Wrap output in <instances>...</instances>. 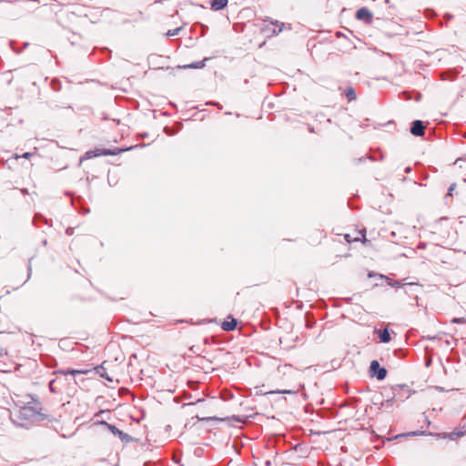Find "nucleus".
I'll use <instances>...</instances> for the list:
<instances>
[{
    "label": "nucleus",
    "instance_id": "f03ea898",
    "mask_svg": "<svg viewBox=\"0 0 466 466\" xmlns=\"http://www.w3.org/2000/svg\"><path fill=\"white\" fill-rule=\"evenodd\" d=\"M345 239L348 243L361 241L366 243L368 240L365 237V230L354 229L350 233L345 234Z\"/></svg>",
    "mask_w": 466,
    "mask_h": 466
},
{
    "label": "nucleus",
    "instance_id": "0eeeda50",
    "mask_svg": "<svg viewBox=\"0 0 466 466\" xmlns=\"http://www.w3.org/2000/svg\"><path fill=\"white\" fill-rule=\"evenodd\" d=\"M120 151L121 150H118L117 152H115V151H110V150H106V149H96L95 151H88L86 153V155L88 156V157H100V156H109V155H116L118 152H120Z\"/></svg>",
    "mask_w": 466,
    "mask_h": 466
},
{
    "label": "nucleus",
    "instance_id": "6ab92c4d",
    "mask_svg": "<svg viewBox=\"0 0 466 466\" xmlns=\"http://www.w3.org/2000/svg\"><path fill=\"white\" fill-rule=\"evenodd\" d=\"M7 355H8V351L4 348H0V357H4V356H7Z\"/></svg>",
    "mask_w": 466,
    "mask_h": 466
},
{
    "label": "nucleus",
    "instance_id": "dca6fc26",
    "mask_svg": "<svg viewBox=\"0 0 466 466\" xmlns=\"http://www.w3.org/2000/svg\"><path fill=\"white\" fill-rule=\"evenodd\" d=\"M179 30H180L179 27L176 28V29H173V30H168L166 35L167 36H173V35H176L179 32Z\"/></svg>",
    "mask_w": 466,
    "mask_h": 466
},
{
    "label": "nucleus",
    "instance_id": "423d86ee",
    "mask_svg": "<svg viewBox=\"0 0 466 466\" xmlns=\"http://www.w3.org/2000/svg\"><path fill=\"white\" fill-rule=\"evenodd\" d=\"M237 327V320L229 315L226 320L221 323V329L225 331L234 330Z\"/></svg>",
    "mask_w": 466,
    "mask_h": 466
},
{
    "label": "nucleus",
    "instance_id": "4468645a",
    "mask_svg": "<svg viewBox=\"0 0 466 466\" xmlns=\"http://www.w3.org/2000/svg\"><path fill=\"white\" fill-rule=\"evenodd\" d=\"M464 435L463 431H451L448 433L447 437L451 440H455L457 438L462 437Z\"/></svg>",
    "mask_w": 466,
    "mask_h": 466
},
{
    "label": "nucleus",
    "instance_id": "ddd939ff",
    "mask_svg": "<svg viewBox=\"0 0 466 466\" xmlns=\"http://www.w3.org/2000/svg\"><path fill=\"white\" fill-rule=\"evenodd\" d=\"M345 96L347 97L349 102L355 100L357 98V95L354 89H347L345 92Z\"/></svg>",
    "mask_w": 466,
    "mask_h": 466
},
{
    "label": "nucleus",
    "instance_id": "20e7f679",
    "mask_svg": "<svg viewBox=\"0 0 466 466\" xmlns=\"http://www.w3.org/2000/svg\"><path fill=\"white\" fill-rule=\"evenodd\" d=\"M372 13L367 7H361L356 12V18L365 23H371Z\"/></svg>",
    "mask_w": 466,
    "mask_h": 466
},
{
    "label": "nucleus",
    "instance_id": "5701e85b",
    "mask_svg": "<svg viewBox=\"0 0 466 466\" xmlns=\"http://www.w3.org/2000/svg\"><path fill=\"white\" fill-rule=\"evenodd\" d=\"M21 191H22V193H23V194H25H25H28L27 189H22Z\"/></svg>",
    "mask_w": 466,
    "mask_h": 466
},
{
    "label": "nucleus",
    "instance_id": "f8f14e48",
    "mask_svg": "<svg viewBox=\"0 0 466 466\" xmlns=\"http://www.w3.org/2000/svg\"><path fill=\"white\" fill-rule=\"evenodd\" d=\"M208 58H204L201 61L195 62L192 64L185 65L181 66L182 68H203L206 66V61H208Z\"/></svg>",
    "mask_w": 466,
    "mask_h": 466
},
{
    "label": "nucleus",
    "instance_id": "412c9836",
    "mask_svg": "<svg viewBox=\"0 0 466 466\" xmlns=\"http://www.w3.org/2000/svg\"><path fill=\"white\" fill-rule=\"evenodd\" d=\"M197 418L199 420H216L215 417H202V418H199L198 416H197Z\"/></svg>",
    "mask_w": 466,
    "mask_h": 466
},
{
    "label": "nucleus",
    "instance_id": "a211bd4d",
    "mask_svg": "<svg viewBox=\"0 0 466 466\" xmlns=\"http://www.w3.org/2000/svg\"><path fill=\"white\" fill-rule=\"evenodd\" d=\"M452 323H466V319L464 318H454L451 320Z\"/></svg>",
    "mask_w": 466,
    "mask_h": 466
},
{
    "label": "nucleus",
    "instance_id": "aec40b11",
    "mask_svg": "<svg viewBox=\"0 0 466 466\" xmlns=\"http://www.w3.org/2000/svg\"><path fill=\"white\" fill-rule=\"evenodd\" d=\"M456 187V185L455 184H452L450 187H449V192H448V195L449 196H452V191L455 189Z\"/></svg>",
    "mask_w": 466,
    "mask_h": 466
},
{
    "label": "nucleus",
    "instance_id": "b1692460",
    "mask_svg": "<svg viewBox=\"0 0 466 466\" xmlns=\"http://www.w3.org/2000/svg\"><path fill=\"white\" fill-rule=\"evenodd\" d=\"M114 466H118V464H116V465H114Z\"/></svg>",
    "mask_w": 466,
    "mask_h": 466
},
{
    "label": "nucleus",
    "instance_id": "2eb2a0df",
    "mask_svg": "<svg viewBox=\"0 0 466 466\" xmlns=\"http://www.w3.org/2000/svg\"><path fill=\"white\" fill-rule=\"evenodd\" d=\"M464 435L463 431H451L448 433L447 437L451 440H455L457 438L462 437Z\"/></svg>",
    "mask_w": 466,
    "mask_h": 466
},
{
    "label": "nucleus",
    "instance_id": "1a4fd4ad",
    "mask_svg": "<svg viewBox=\"0 0 466 466\" xmlns=\"http://www.w3.org/2000/svg\"><path fill=\"white\" fill-rule=\"evenodd\" d=\"M228 0H213L211 3V9L214 11L222 10L228 5Z\"/></svg>",
    "mask_w": 466,
    "mask_h": 466
},
{
    "label": "nucleus",
    "instance_id": "9d476101",
    "mask_svg": "<svg viewBox=\"0 0 466 466\" xmlns=\"http://www.w3.org/2000/svg\"><path fill=\"white\" fill-rule=\"evenodd\" d=\"M375 332L379 334L380 341L383 343L389 342L391 339L388 329H384L383 330H376Z\"/></svg>",
    "mask_w": 466,
    "mask_h": 466
},
{
    "label": "nucleus",
    "instance_id": "4be33fe9",
    "mask_svg": "<svg viewBox=\"0 0 466 466\" xmlns=\"http://www.w3.org/2000/svg\"><path fill=\"white\" fill-rule=\"evenodd\" d=\"M31 156H33V153L26 152V153L22 155V157L29 158Z\"/></svg>",
    "mask_w": 466,
    "mask_h": 466
},
{
    "label": "nucleus",
    "instance_id": "f257e3e1",
    "mask_svg": "<svg viewBox=\"0 0 466 466\" xmlns=\"http://www.w3.org/2000/svg\"><path fill=\"white\" fill-rule=\"evenodd\" d=\"M283 27L284 24L279 21L264 20L260 30L267 37H270L282 32Z\"/></svg>",
    "mask_w": 466,
    "mask_h": 466
},
{
    "label": "nucleus",
    "instance_id": "6e6552de",
    "mask_svg": "<svg viewBox=\"0 0 466 466\" xmlns=\"http://www.w3.org/2000/svg\"><path fill=\"white\" fill-rule=\"evenodd\" d=\"M90 370H57L56 372V374H60V375H72L74 377H76V375H81V374H86L88 373Z\"/></svg>",
    "mask_w": 466,
    "mask_h": 466
},
{
    "label": "nucleus",
    "instance_id": "7ed1b4c3",
    "mask_svg": "<svg viewBox=\"0 0 466 466\" xmlns=\"http://www.w3.org/2000/svg\"><path fill=\"white\" fill-rule=\"evenodd\" d=\"M370 372L376 375L377 379L381 380L386 378L387 370L384 368H380L377 360H372L370 363Z\"/></svg>",
    "mask_w": 466,
    "mask_h": 466
},
{
    "label": "nucleus",
    "instance_id": "39448f33",
    "mask_svg": "<svg viewBox=\"0 0 466 466\" xmlns=\"http://www.w3.org/2000/svg\"><path fill=\"white\" fill-rule=\"evenodd\" d=\"M424 130H425V126L423 125V123L420 120H415L412 123V126L410 128V133L413 136L420 137V136L424 135Z\"/></svg>",
    "mask_w": 466,
    "mask_h": 466
},
{
    "label": "nucleus",
    "instance_id": "f3484780",
    "mask_svg": "<svg viewBox=\"0 0 466 466\" xmlns=\"http://www.w3.org/2000/svg\"><path fill=\"white\" fill-rule=\"evenodd\" d=\"M56 380H51L49 383V388L52 392H56Z\"/></svg>",
    "mask_w": 466,
    "mask_h": 466
},
{
    "label": "nucleus",
    "instance_id": "9b49d317",
    "mask_svg": "<svg viewBox=\"0 0 466 466\" xmlns=\"http://www.w3.org/2000/svg\"><path fill=\"white\" fill-rule=\"evenodd\" d=\"M302 388L301 385H296L293 387V389L289 390H278L276 391H272V393H282V394H296L298 393L300 389Z\"/></svg>",
    "mask_w": 466,
    "mask_h": 466
}]
</instances>
